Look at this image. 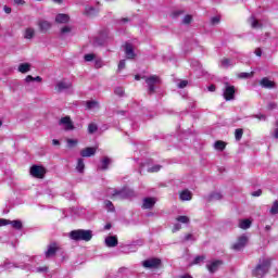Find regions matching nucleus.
<instances>
[{
    "label": "nucleus",
    "instance_id": "nucleus-1",
    "mask_svg": "<svg viewBox=\"0 0 278 278\" xmlns=\"http://www.w3.org/2000/svg\"><path fill=\"white\" fill-rule=\"evenodd\" d=\"M70 238L76 241L83 240L85 242H90V240H92V230H73L70 233Z\"/></svg>",
    "mask_w": 278,
    "mask_h": 278
},
{
    "label": "nucleus",
    "instance_id": "nucleus-2",
    "mask_svg": "<svg viewBox=\"0 0 278 278\" xmlns=\"http://www.w3.org/2000/svg\"><path fill=\"white\" fill-rule=\"evenodd\" d=\"M268 268H270V260L261 258L258 265L253 270L254 277L262 278L266 273H268Z\"/></svg>",
    "mask_w": 278,
    "mask_h": 278
},
{
    "label": "nucleus",
    "instance_id": "nucleus-3",
    "mask_svg": "<svg viewBox=\"0 0 278 278\" xmlns=\"http://www.w3.org/2000/svg\"><path fill=\"white\" fill-rule=\"evenodd\" d=\"M110 194H112L113 199H131L134 191L125 187L121 190H113Z\"/></svg>",
    "mask_w": 278,
    "mask_h": 278
},
{
    "label": "nucleus",
    "instance_id": "nucleus-4",
    "mask_svg": "<svg viewBox=\"0 0 278 278\" xmlns=\"http://www.w3.org/2000/svg\"><path fill=\"white\" fill-rule=\"evenodd\" d=\"M47 173V169L40 165H33L30 167L31 177H36L37 179H42Z\"/></svg>",
    "mask_w": 278,
    "mask_h": 278
},
{
    "label": "nucleus",
    "instance_id": "nucleus-5",
    "mask_svg": "<svg viewBox=\"0 0 278 278\" xmlns=\"http://www.w3.org/2000/svg\"><path fill=\"white\" fill-rule=\"evenodd\" d=\"M59 125H60V127H62V129H64L65 131H73V129H75V125H73V121L71 119V116L62 117V118L59 121Z\"/></svg>",
    "mask_w": 278,
    "mask_h": 278
},
{
    "label": "nucleus",
    "instance_id": "nucleus-6",
    "mask_svg": "<svg viewBox=\"0 0 278 278\" xmlns=\"http://www.w3.org/2000/svg\"><path fill=\"white\" fill-rule=\"evenodd\" d=\"M249 242V237L245 235H242L238 238L237 242L232 244L233 251H242L247 247V243Z\"/></svg>",
    "mask_w": 278,
    "mask_h": 278
},
{
    "label": "nucleus",
    "instance_id": "nucleus-7",
    "mask_svg": "<svg viewBox=\"0 0 278 278\" xmlns=\"http://www.w3.org/2000/svg\"><path fill=\"white\" fill-rule=\"evenodd\" d=\"M235 94H236V87L229 85V83H225L224 99L226 101H232Z\"/></svg>",
    "mask_w": 278,
    "mask_h": 278
},
{
    "label": "nucleus",
    "instance_id": "nucleus-8",
    "mask_svg": "<svg viewBox=\"0 0 278 278\" xmlns=\"http://www.w3.org/2000/svg\"><path fill=\"white\" fill-rule=\"evenodd\" d=\"M146 84H148L149 92H155V86L162 84V80L157 76H150L146 79Z\"/></svg>",
    "mask_w": 278,
    "mask_h": 278
},
{
    "label": "nucleus",
    "instance_id": "nucleus-9",
    "mask_svg": "<svg viewBox=\"0 0 278 278\" xmlns=\"http://www.w3.org/2000/svg\"><path fill=\"white\" fill-rule=\"evenodd\" d=\"M162 261L160 258H148L142 262L143 268H160Z\"/></svg>",
    "mask_w": 278,
    "mask_h": 278
},
{
    "label": "nucleus",
    "instance_id": "nucleus-10",
    "mask_svg": "<svg viewBox=\"0 0 278 278\" xmlns=\"http://www.w3.org/2000/svg\"><path fill=\"white\" fill-rule=\"evenodd\" d=\"M220 266H223V261H212L206 265V268L210 273H216Z\"/></svg>",
    "mask_w": 278,
    "mask_h": 278
},
{
    "label": "nucleus",
    "instance_id": "nucleus-11",
    "mask_svg": "<svg viewBox=\"0 0 278 278\" xmlns=\"http://www.w3.org/2000/svg\"><path fill=\"white\" fill-rule=\"evenodd\" d=\"M124 51L128 60H134L136 58V53H134V46H131V43H125Z\"/></svg>",
    "mask_w": 278,
    "mask_h": 278
},
{
    "label": "nucleus",
    "instance_id": "nucleus-12",
    "mask_svg": "<svg viewBox=\"0 0 278 278\" xmlns=\"http://www.w3.org/2000/svg\"><path fill=\"white\" fill-rule=\"evenodd\" d=\"M106 247L114 248L118 245V238L116 236H109L104 240Z\"/></svg>",
    "mask_w": 278,
    "mask_h": 278
},
{
    "label": "nucleus",
    "instance_id": "nucleus-13",
    "mask_svg": "<svg viewBox=\"0 0 278 278\" xmlns=\"http://www.w3.org/2000/svg\"><path fill=\"white\" fill-rule=\"evenodd\" d=\"M68 21H71V16L66 13H59L55 16V23L66 24V23H68Z\"/></svg>",
    "mask_w": 278,
    "mask_h": 278
},
{
    "label": "nucleus",
    "instance_id": "nucleus-14",
    "mask_svg": "<svg viewBox=\"0 0 278 278\" xmlns=\"http://www.w3.org/2000/svg\"><path fill=\"white\" fill-rule=\"evenodd\" d=\"M55 253H58V244L55 243H51L48 247V250L46 251V257L49 260V257H53V255H55Z\"/></svg>",
    "mask_w": 278,
    "mask_h": 278
},
{
    "label": "nucleus",
    "instance_id": "nucleus-15",
    "mask_svg": "<svg viewBox=\"0 0 278 278\" xmlns=\"http://www.w3.org/2000/svg\"><path fill=\"white\" fill-rule=\"evenodd\" d=\"M261 86H262V88H267L269 90L273 88H277L275 81H273L266 77L261 80Z\"/></svg>",
    "mask_w": 278,
    "mask_h": 278
},
{
    "label": "nucleus",
    "instance_id": "nucleus-16",
    "mask_svg": "<svg viewBox=\"0 0 278 278\" xmlns=\"http://www.w3.org/2000/svg\"><path fill=\"white\" fill-rule=\"evenodd\" d=\"M97 153V148H86L80 151L81 157H92Z\"/></svg>",
    "mask_w": 278,
    "mask_h": 278
},
{
    "label": "nucleus",
    "instance_id": "nucleus-17",
    "mask_svg": "<svg viewBox=\"0 0 278 278\" xmlns=\"http://www.w3.org/2000/svg\"><path fill=\"white\" fill-rule=\"evenodd\" d=\"M153 205H155V199L154 198H146L143 200V210H151V207H153Z\"/></svg>",
    "mask_w": 278,
    "mask_h": 278
},
{
    "label": "nucleus",
    "instance_id": "nucleus-18",
    "mask_svg": "<svg viewBox=\"0 0 278 278\" xmlns=\"http://www.w3.org/2000/svg\"><path fill=\"white\" fill-rule=\"evenodd\" d=\"M219 66L222 68H229V66H236V61L231 59H222Z\"/></svg>",
    "mask_w": 278,
    "mask_h": 278
},
{
    "label": "nucleus",
    "instance_id": "nucleus-19",
    "mask_svg": "<svg viewBox=\"0 0 278 278\" xmlns=\"http://www.w3.org/2000/svg\"><path fill=\"white\" fill-rule=\"evenodd\" d=\"M38 25L41 31H49V29H51V22L49 21L41 20Z\"/></svg>",
    "mask_w": 278,
    "mask_h": 278
},
{
    "label": "nucleus",
    "instance_id": "nucleus-20",
    "mask_svg": "<svg viewBox=\"0 0 278 278\" xmlns=\"http://www.w3.org/2000/svg\"><path fill=\"white\" fill-rule=\"evenodd\" d=\"M98 13H99V10H97L91 5H87L84 11L85 16H94Z\"/></svg>",
    "mask_w": 278,
    "mask_h": 278
},
{
    "label": "nucleus",
    "instance_id": "nucleus-21",
    "mask_svg": "<svg viewBox=\"0 0 278 278\" xmlns=\"http://www.w3.org/2000/svg\"><path fill=\"white\" fill-rule=\"evenodd\" d=\"M18 73H29L31 71V64L29 63H21L17 67Z\"/></svg>",
    "mask_w": 278,
    "mask_h": 278
},
{
    "label": "nucleus",
    "instance_id": "nucleus-22",
    "mask_svg": "<svg viewBox=\"0 0 278 278\" xmlns=\"http://www.w3.org/2000/svg\"><path fill=\"white\" fill-rule=\"evenodd\" d=\"M68 88H71V83L66 80H62L56 85L59 92H62V90H68Z\"/></svg>",
    "mask_w": 278,
    "mask_h": 278
},
{
    "label": "nucleus",
    "instance_id": "nucleus-23",
    "mask_svg": "<svg viewBox=\"0 0 278 278\" xmlns=\"http://www.w3.org/2000/svg\"><path fill=\"white\" fill-rule=\"evenodd\" d=\"M34 36H36V29L28 27L25 29L24 31V38L26 40H31V38H34Z\"/></svg>",
    "mask_w": 278,
    "mask_h": 278
},
{
    "label": "nucleus",
    "instance_id": "nucleus-24",
    "mask_svg": "<svg viewBox=\"0 0 278 278\" xmlns=\"http://www.w3.org/2000/svg\"><path fill=\"white\" fill-rule=\"evenodd\" d=\"M73 31V27L64 26L61 28V38H66V36H71Z\"/></svg>",
    "mask_w": 278,
    "mask_h": 278
},
{
    "label": "nucleus",
    "instance_id": "nucleus-25",
    "mask_svg": "<svg viewBox=\"0 0 278 278\" xmlns=\"http://www.w3.org/2000/svg\"><path fill=\"white\" fill-rule=\"evenodd\" d=\"M192 199V192L189 190H184L180 193V200L181 201H190Z\"/></svg>",
    "mask_w": 278,
    "mask_h": 278
},
{
    "label": "nucleus",
    "instance_id": "nucleus-26",
    "mask_svg": "<svg viewBox=\"0 0 278 278\" xmlns=\"http://www.w3.org/2000/svg\"><path fill=\"white\" fill-rule=\"evenodd\" d=\"M251 219H240L239 220V227L240 229H249L251 227Z\"/></svg>",
    "mask_w": 278,
    "mask_h": 278
},
{
    "label": "nucleus",
    "instance_id": "nucleus-27",
    "mask_svg": "<svg viewBox=\"0 0 278 278\" xmlns=\"http://www.w3.org/2000/svg\"><path fill=\"white\" fill-rule=\"evenodd\" d=\"M250 25L253 29H262V23H260L255 17L250 18Z\"/></svg>",
    "mask_w": 278,
    "mask_h": 278
},
{
    "label": "nucleus",
    "instance_id": "nucleus-28",
    "mask_svg": "<svg viewBox=\"0 0 278 278\" xmlns=\"http://www.w3.org/2000/svg\"><path fill=\"white\" fill-rule=\"evenodd\" d=\"M9 225L13 227V229H23V222L16 219V220H10Z\"/></svg>",
    "mask_w": 278,
    "mask_h": 278
},
{
    "label": "nucleus",
    "instance_id": "nucleus-29",
    "mask_svg": "<svg viewBox=\"0 0 278 278\" xmlns=\"http://www.w3.org/2000/svg\"><path fill=\"white\" fill-rule=\"evenodd\" d=\"M160 170H162V165H152L147 167V172L148 173H160Z\"/></svg>",
    "mask_w": 278,
    "mask_h": 278
},
{
    "label": "nucleus",
    "instance_id": "nucleus-30",
    "mask_svg": "<svg viewBox=\"0 0 278 278\" xmlns=\"http://www.w3.org/2000/svg\"><path fill=\"white\" fill-rule=\"evenodd\" d=\"M110 164H112V160H110V157L105 156L103 160H102V164H101V169L102 170H108V166H110Z\"/></svg>",
    "mask_w": 278,
    "mask_h": 278
},
{
    "label": "nucleus",
    "instance_id": "nucleus-31",
    "mask_svg": "<svg viewBox=\"0 0 278 278\" xmlns=\"http://www.w3.org/2000/svg\"><path fill=\"white\" fill-rule=\"evenodd\" d=\"M84 168H86V164H84V159H78L77 165H76V170L78 173H84Z\"/></svg>",
    "mask_w": 278,
    "mask_h": 278
},
{
    "label": "nucleus",
    "instance_id": "nucleus-32",
    "mask_svg": "<svg viewBox=\"0 0 278 278\" xmlns=\"http://www.w3.org/2000/svg\"><path fill=\"white\" fill-rule=\"evenodd\" d=\"M26 84H30V81H42L40 76L34 77L31 75L26 76L25 78Z\"/></svg>",
    "mask_w": 278,
    "mask_h": 278
},
{
    "label": "nucleus",
    "instance_id": "nucleus-33",
    "mask_svg": "<svg viewBox=\"0 0 278 278\" xmlns=\"http://www.w3.org/2000/svg\"><path fill=\"white\" fill-rule=\"evenodd\" d=\"M243 134H244V130H242V128L236 129V131H235L236 140H238V141L242 140Z\"/></svg>",
    "mask_w": 278,
    "mask_h": 278
},
{
    "label": "nucleus",
    "instance_id": "nucleus-34",
    "mask_svg": "<svg viewBox=\"0 0 278 278\" xmlns=\"http://www.w3.org/2000/svg\"><path fill=\"white\" fill-rule=\"evenodd\" d=\"M220 199H223V194H220V192H214L210 197L211 201H220Z\"/></svg>",
    "mask_w": 278,
    "mask_h": 278
},
{
    "label": "nucleus",
    "instance_id": "nucleus-35",
    "mask_svg": "<svg viewBox=\"0 0 278 278\" xmlns=\"http://www.w3.org/2000/svg\"><path fill=\"white\" fill-rule=\"evenodd\" d=\"M176 220L178 223H182L184 225H188V223H190V218L188 216H178Z\"/></svg>",
    "mask_w": 278,
    "mask_h": 278
},
{
    "label": "nucleus",
    "instance_id": "nucleus-36",
    "mask_svg": "<svg viewBox=\"0 0 278 278\" xmlns=\"http://www.w3.org/2000/svg\"><path fill=\"white\" fill-rule=\"evenodd\" d=\"M94 108H99V102H97V101H88L87 102V110H94Z\"/></svg>",
    "mask_w": 278,
    "mask_h": 278
},
{
    "label": "nucleus",
    "instance_id": "nucleus-37",
    "mask_svg": "<svg viewBox=\"0 0 278 278\" xmlns=\"http://www.w3.org/2000/svg\"><path fill=\"white\" fill-rule=\"evenodd\" d=\"M215 149L217 151H223L225 149V142L223 141H216L215 144H214Z\"/></svg>",
    "mask_w": 278,
    "mask_h": 278
},
{
    "label": "nucleus",
    "instance_id": "nucleus-38",
    "mask_svg": "<svg viewBox=\"0 0 278 278\" xmlns=\"http://www.w3.org/2000/svg\"><path fill=\"white\" fill-rule=\"evenodd\" d=\"M97 58L96 54H92V53H89V54H85L84 59H85V62H92L94 61Z\"/></svg>",
    "mask_w": 278,
    "mask_h": 278
},
{
    "label": "nucleus",
    "instance_id": "nucleus-39",
    "mask_svg": "<svg viewBox=\"0 0 278 278\" xmlns=\"http://www.w3.org/2000/svg\"><path fill=\"white\" fill-rule=\"evenodd\" d=\"M238 77L240 78V79H249V77H253V73H240L239 75H238Z\"/></svg>",
    "mask_w": 278,
    "mask_h": 278
},
{
    "label": "nucleus",
    "instance_id": "nucleus-40",
    "mask_svg": "<svg viewBox=\"0 0 278 278\" xmlns=\"http://www.w3.org/2000/svg\"><path fill=\"white\" fill-rule=\"evenodd\" d=\"M270 214H278V201H275L271 208Z\"/></svg>",
    "mask_w": 278,
    "mask_h": 278
},
{
    "label": "nucleus",
    "instance_id": "nucleus-41",
    "mask_svg": "<svg viewBox=\"0 0 278 278\" xmlns=\"http://www.w3.org/2000/svg\"><path fill=\"white\" fill-rule=\"evenodd\" d=\"M182 23L185 25H190V23H192V15H186L182 20Z\"/></svg>",
    "mask_w": 278,
    "mask_h": 278
},
{
    "label": "nucleus",
    "instance_id": "nucleus-42",
    "mask_svg": "<svg viewBox=\"0 0 278 278\" xmlns=\"http://www.w3.org/2000/svg\"><path fill=\"white\" fill-rule=\"evenodd\" d=\"M97 129H98L97 124H89V126H88L89 134H94V131H97Z\"/></svg>",
    "mask_w": 278,
    "mask_h": 278
},
{
    "label": "nucleus",
    "instance_id": "nucleus-43",
    "mask_svg": "<svg viewBox=\"0 0 278 278\" xmlns=\"http://www.w3.org/2000/svg\"><path fill=\"white\" fill-rule=\"evenodd\" d=\"M115 94H117L118 97H123V94H125V89H123L122 87L115 88Z\"/></svg>",
    "mask_w": 278,
    "mask_h": 278
},
{
    "label": "nucleus",
    "instance_id": "nucleus-44",
    "mask_svg": "<svg viewBox=\"0 0 278 278\" xmlns=\"http://www.w3.org/2000/svg\"><path fill=\"white\" fill-rule=\"evenodd\" d=\"M93 61H94V66L97 68H101V66H103V61H101V59H97V56H96V59Z\"/></svg>",
    "mask_w": 278,
    "mask_h": 278
},
{
    "label": "nucleus",
    "instance_id": "nucleus-45",
    "mask_svg": "<svg viewBox=\"0 0 278 278\" xmlns=\"http://www.w3.org/2000/svg\"><path fill=\"white\" fill-rule=\"evenodd\" d=\"M105 206L108 207L109 212H114V204L111 201H105Z\"/></svg>",
    "mask_w": 278,
    "mask_h": 278
},
{
    "label": "nucleus",
    "instance_id": "nucleus-46",
    "mask_svg": "<svg viewBox=\"0 0 278 278\" xmlns=\"http://www.w3.org/2000/svg\"><path fill=\"white\" fill-rule=\"evenodd\" d=\"M36 273H47V270H49L48 266H43V267H37Z\"/></svg>",
    "mask_w": 278,
    "mask_h": 278
},
{
    "label": "nucleus",
    "instance_id": "nucleus-47",
    "mask_svg": "<svg viewBox=\"0 0 278 278\" xmlns=\"http://www.w3.org/2000/svg\"><path fill=\"white\" fill-rule=\"evenodd\" d=\"M205 260L204 256H197L193 261V264H201Z\"/></svg>",
    "mask_w": 278,
    "mask_h": 278
},
{
    "label": "nucleus",
    "instance_id": "nucleus-48",
    "mask_svg": "<svg viewBox=\"0 0 278 278\" xmlns=\"http://www.w3.org/2000/svg\"><path fill=\"white\" fill-rule=\"evenodd\" d=\"M211 22L213 25H218V23H220V17L218 16L212 17Z\"/></svg>",
    "mask_w": 278,
    "mask_h": 278
},
{
    "label": "nucleus",
    "instance_id": "nucleus-49",
    "mask_svg": "<svg viewBox=\"0 0 278 278\" xmlns=\"http://www.w3.org/2000/svg\"><path fill=\"white\" fill-rule=\"evenodd\" d=\"M5 225H10V219H0V227H5Z\"/></svg>",
    "mask_w": 278,
    "mask_h": 278
},
{
    "label": "nucleus",
    "instance_id": "nucleus-50",
    "mask_svg": "<svg viewBox=\"0 0 278 278\" xmlns=\"http://www.w3.org/2000/svg\"><path fill=\"white\" fill-rule=\"evenodd\" d=\"M268 110H277V103L276 102H269L268 103Z\"/></svg>",
    "mask_w": 278,
    "mask_h": 278
},
{
    "label": "nucleus",
    "instance_id": "nucleus-51",
    "mask_svg": "<svg viewBox=\"0 0 278 278\" xmlns=\"http://www.w3.org/2000/svg\"><path fill=\"white\" fill-rule=\"evenodd\" d=\"M67 144H68V147H75V144H77V140H75V139H68V140H67Z\"/></svg>",
    "mask_w": 278,
    "mask_h": 278
},
{
    "label": "nucleus",
    "instance_id": "nucleus-52",
    "mask_svg": "<svg viewBox=\"0 0 278 278\" xmlns=\"http://www.w3.org/2000/svg\"><path fill=\"white\" fill-rule=\"evenodd\" d=\"M186 86H188V80H181V81L178 84V88H186Z\"/></svg>",
    "mask_w": 278,
    "mask_h": 278
},
{
    "label": "nucleus",
    "instance_id": "nucleus-53",
    "mask_svg": "<svg viewBox=\"0 0 278 278\" xmlns=\"http://www.w3.org/2000/svg\"><path fill=\"white\" fill-rule=\"evenodd\" d=\"M123 68H125V60L119 61L118 64V71H123Z\"/></svg>",
    "mask_w": 278,
    "mask_h": 278
},
{
    "label": "nucleus",
    "instance_id": "nucleus-54",
    "mask_svg": "<svg viewBox=\"0 0 278 278\" xmlns=\"http://www.w3.org/2000/svg\"><path fill=\"white\" fill-rule=\"evenodd\" d=\"M255 118H258V121H266V115L264 114H258L254 116Z\"/></svg>",
    "mask_w": 278,
    "mask_h": 278
},
{
    "label": "nucleus",
    "instance_id": "nucleus-55",
    "mask_svg": "<svg viewBox=\"0 0 278 278\" xmlns=\"http://www.w3.org/2000/svg\"><path fill=\"white\" fill-rule=\"evenodd\" d=\"M252 197H262L261 189H258L257 191L252 192Z\"/></svg>",
    "mask_w": 278,
    "mask_h": 278
},
{
    "label": "nucleus",
    "instance_id": "nucleus-56",
    "mask_svg": "<svg viewBox=\"0 0 278 278\" xmlns=\"http://www.w3.org/2000/svg\"><path fill=\"white\" fill-rule=\"evenodd\" d=\"M179 229H181V224H176L173 228V232L175 233V231H179Z\"/></svg>",
    "mask_w": 278,
    "mask_h": 278
},
{
    "label": "nucleus",
    "instance_id": "nucleus-57",
    "mask_svg": "<svg viewBox=\"0 0 278 278\" xmlns=\"http://www.w3.org/2000/svg\"><path fill=\"white\" fill-rule=\"evenodd\" d=\"M16 5H25V0H13Z\"/></svg>",
    "mask_w": 278,
    "mask_h": 278
},
{
    "label": "nucleus",
    "instance_id": "nucleus-58",
    "mask_svg": "<svg viewBox=\"0 0 278 278\" xmlns=\"http://www.w3.org/2000/svg\"><path fill=\"white\" fill-rule=\"evenodd\" d=\"M255 55H257V58H262V49L257 48L255 50Z\"/></svg>",
    "mask_w": 278,
    "mask_h": 278
},
{
    "label": "nucleus",
    "instance_id": "nucleus-59",
    "mask_svg": "<svg viewBox=\"0 0 278 278\" xmlns=\"http://www.w3.org/2000/svg\"><path fill=\"white\" fill-rule=\"evenodd\" d=\"M4 12H5V14H11L12 13V8H10V7H4Z\"/></svg>",
    "mask_w": 278,
    "mask_h": 278
},
{
    "label": "nucleus",
    "instance_id": "nucleus-60",
    "mask_svg": "<svg viewBox=\"0 0 278 278\" xmlns=\"http://www.w3.org/2000/svg\"><path fill=\"white\" fill-rule=\"evenodd\" d=\"M208 90H210V92H215L216 86H214V85L208 86Z\"/></svg>",
    "mask_w": 278,
    "mask_h": 278
},
{
    "label": "nucleus",
    "instance_id": "nucleus-61",
    "mask_svg": "<svg viewBox=\"0 0 278 278\" xmlns=\"http://www.w3.org/2000/svg\"><path fill=\"white\" fill-rule=\"evenodd\" d=\"M273 136L278 140V126L275 128Z\"/></svg>",
    "mask_w": 278,
    "mask_h": 278
},
{
    "label": "nucleus",
    "instance_id": "nucleus-62",
    "mask_svg": "<svg viewBox=\"0 0 278 278\" xmlns=\"http://www.w3.org/2000/svg\"><path fill=\"white\" fill-rule=\"evenodd\" d=\"M52 144H54L55 147L60 146V141L58 139H53L52 140Z\"/></svg>",
    "mask_w": 278,
    "mask_h": 278
},
{
    "label": "nucleus",
    "instance_id": "nucleus-63",
    "mask_svg": "<svg viewBox=\"0 0 278 278\" xmlns=\"http://www.w3.org/2000/svg\"><path fill=\"white\" fill-rule=\"evenodd\" d=\"M192 238V235H187L186 237H185V240H190Z\"/></svg>",
    "mask_w": 278,
    "mask_h": 278
},
{
    "label": "nucleus",
    "instance_id": "nucleus-64",
    "mask_svg": "<svg viewBox=\"0 0 278 278\" xmlns=\"http://www.w3.org/2000/svg\"><path fill=\"white\" fill-rule=\"evenodd\" d=\"M180 278H192V277L189 275H184V276H180Z\"/></svg>",
    "mask_w": 278,
    "mask_h": 278
}]
</instances>
